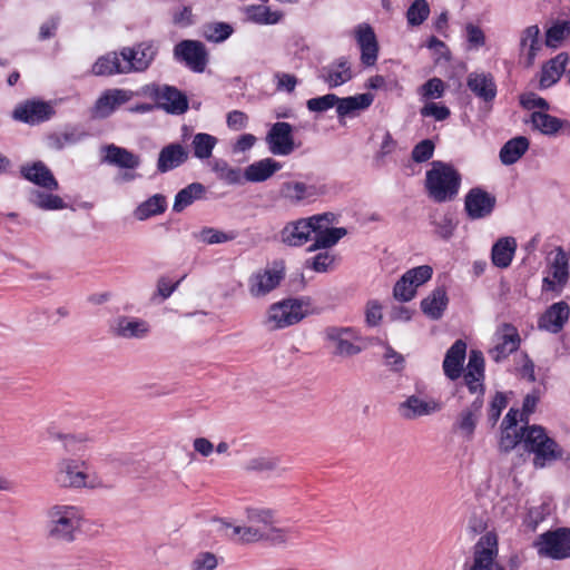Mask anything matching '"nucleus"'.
I'll return each mask as SVG.
<instances>
[{
	"label": "nucleus",
	"instance_id": "1",
	"mask_svg": "<svg viewBox=\"0 0 570 570\" xmlns=\"http://www.w3.org/2000/svg\"><path fill=\"white\" fill-rule=\"evenodd\" d=\"M244 523L238 524L232 521L217 520V529L225 537L240 543H255L265 541L267 530L275 522V511L264 507L245 508Z\"/></svg>",
	"mask_w": 570,
	"mask_h": 570
},
{
	"label": "nucleus",
	"instance_id": "2",
	"mask_svg": "<svg viewBox=\"0 0 570 570\" xmlns=\"http://www.w3.org/2000/svg\"><path fill=\"white\" fill-rule=\"evenodd\" d=\"M46 532L49 539L70 543L83 523L82 509L75 504L55 503L46 512Z\"/></svg>",
	"mask_w": 570,
	"mask_h": 570
},
{
	"label": "nucleus",
	"instance_id": "3",
	"mask_svg": "<svg viewBox=\"0 0 570 570\" xmlns=\"http://www.w3.org/2000/svg\"><path fill=\"white\" fill-rule=\"evenodd\" d=\"M89 464L85 460L61 456L55 463L52 470L53 484L62 490L98 489L101 481L89 473Z\"/></svg>",
	"mask_w": 570,
	"mask_h": 570
},
{
	"label": "nucleus",
	"instance_id": "4",
	"mask_svg": "<svg viewBox=\"0 0 570 570\" xmlns=\"http://www.w3.org/2000/svg\"><path fill=\"white\" fill-rule=\"evenodd\" d=\"M460 175L441 161L432 163V168L426 171L425 187L429 196L436 203L452 200L460 187Z\"/></svg>",
	"mask_w": 570,
	"mask_h": 570
},
{
	"label": "nucleus",
	"instance_id": "5",
	"mask_svg": "<svg viewBox=\"0 0 570 570\" xmlns=\"http://www.w3.org/2000/svg\"><path fill=\"white\" fill-rule=\"evenodd\" d=\"M524 448L534 454L533 464L535 468H544L552 462L563 458L562 448L539 425H531L524 429Z\"/></svg>",
	"mask_w": 570,
	"mask_h": 570
},
{
	"label": "nucleus",
	"instance_id": "6",
	"mask_svg": "<svg viewBox=\"0 0 570 570\" xmlns=\"http://www.w3.org/2000/svg\"><path fill=\"white\" fill-rule=\"evenodd\" d=\"M306 315L307 308L303 301L284 299L268 307L264 324L269 330H281L297 324Z\"/></svg>",
	"mask_w": 570,
	"mask_h": 570
},
{
	"label": "nucleus",
	"instance_id": "7",
	"mask_svg": "<svg viewBox=\"0 0 570 570\" xmlns=\"http://www.w3.org/2000/svg\"><path fill=\"white\" fill-rule=\"evenodd\" d=\"M499 549L497 535L488 532L482 535L473 548V556L465 570H507L498 560Z\"/></svg>",
	"mask_w": 570,
	"mask_h": 570
},
{
	"label": "nucleus",
	"instance_id": "8",
	"mask_svg": "<svg viewBox=\"0 0 570 570\" xmlns=\"http://www.w3.org/2000/svg\"><path fill=\"white\" fill-rule=\"evenodd\" d=\"M145 95L155 99L158 107L173 115H181L188 109L187 97L177 88L167 85H149Z\"/></svg>",
	"mask_w": 570,
	"mask_h": 570
},
{
	"label": "nucleus",
	"instance_id": "9",
	"mask_svg": "<svg viewBox=\"0 0 570 570\" xmlns=\"http://www.w3.org/2000/svg\"><path fill=\"white\" fill-rule=\"evenodd\" d=\"M324 337L331 344L333 354L336 356L352 357L362 351L357 345L360 335L353 327L330 326L325 328Z\"/></svg>",
	"mask_w": 570,
	"mask_h": 570
},
{
	"label": "nucleus",
	"instance_id": "10",
	"mask_svg": "<svg viewBox=\"0 0 570 570\" xmlns=\"http://www.w3.org/2000/svg\"><path fill=\"white\" fill-rule=\"evenodd\" d=\"M433 269L429 265H421L405 272L393 288V296L399 302H409L417 287L431 279Z\"/></svg>",
	"mask_w": 570,
	"mask_h": 570
},
{
	"label": "nucleus",
	"instance_id": "11",
	"mask_svg": "<svg viewBox=\"0 0 570 570\" xmlns=\"http://www.w3.org/2000/svg\"><path fill=\"white\" fill-rule=\"evenodd\" d=\"M158 52L154 41H142L134 47H125L120 56L125 62L127 73L142 72L149 68Z\"/></svg>",
	"mask_w": 570,
	"mask_h": 570
},
{
	"label": "nucleus",
	"instance_id": "12",
	"mask_svg": "<svg viewBox=\"0 0 570 570\" xmlns=\"http://www.w3.org/2000/svg\"><path fill=\"white\" fill-rule=\"evenodd\" d=\"M316 217H325V219L314 224V243L308 248L309 252L331 248L347 234L344 227H332V224L335 222L333 213L320 214Z\"/></svg>",
	"mask_w": 570,
	"mask_h": 570
},
{
	"label": "nucleus",
	"instance_id": "13",
	"mask_svg": "<svg viewBox=\"0 0 570 570\" xmlns=\"http://www.w3.org/2000/svg\"><path fill=\"white\" fill-rule=\"evenodd\" d=\"M322 194L323 190L317 186L301 180L283 181L278 188V198L292 206L308 203Z\"/></svg>",
	"mask_w": 570,
	"mask_h": 570
},
{
	"label": "nucleus",
	"instance_id": "14",
	"mask_svg": "<svg viewBox=\"0 0 570 570\" xmlns=\"http://www.w3.org/2000/svg\"><path fill=\"white\" fill-rule=\"evenodd\" d=\"M538 551L542 556L552 559H564L570 557V530L560 529L554 532H547L540 537L537 543Z\"/></svg>",
	"mask_w": 570,
	"mask_h": 570
},
{
	"label": "nucleus",
	"instance_id": "15",
	"mask_svg": "<svg viewBox=\"0 0 570 570\" xmlns=\"http://www.w3.org/2000/svg\"><path fill=\"white\" fill-rule=\"evenodd\" d=\"M266 144L275 156L292 154L296 148L292 125L284 121L275 122L266 135Z\"/></svg>",
	"mask_w": 570,
	"mask_h": 570
},
{
	"label": "nucleus",
	"instance_id": "16",
	"mask_svg": "<svg viewBox=\"0 0 570 570\" xmlns=\"http://www.w3.org/2000/svg\"><path fill=\"white\" fill-rule=\"evenodd\" d=\"M520 345V335L518 330L504 323L498 327L494 333V345L489 351L490 356L495 362L507 358L511 353L515 352Z\"/></svg>",
	"mask_w": 570,
	"mask_h": 570
},
{
	"label": "nucleus",
	"instance_id": "17",
	"mask_svg": "<svg viewBox=\"0 0 570 570\" xmlns=\"http://www.w3.org/2000/svg\"><path fill=\"white\" fill-rule=\"evenodd\" d=\"M353 36L360 48V60L365 67H373L379 58V41L374 29L368 23H360L353 30Z\"/></svg>",
	"mask_w": 570,
	"mask_h": 570
},
{
	"label": "nucleus",
	"instance_id": "18",
	"mask_svg": "<svg viewBox=\"0 0 570 570\" xmlns=\"http://www.w3.org/2000/svg\"><path fill=\"white\" fill-rule=\"evenodd\" d=\"M177 60L184 61L193 71L203 72L207 65V51L200 41L183 40L174 48Z\"/></svg>",
	"mask_w": 570,
	"mask_h": 570
},
{
	"label": "nucleus",
	"instance_id": "19",
	"mask_svg": "<svg viewBox=\"0 0 570 570\" xmlns=\"http://www.w3.org/2000/svg\"><path fill=\"white\" fill-rule=\"evenodd\" d=\"M134 96V92L127 89L114 88L105 90L92 107V116L95 118H107L119 106L131 100Z\"/></svg>",
	"mask_w": 570,
	"mask_h": 570
},
{
	"label": "nucleus",
	"instance_id": "20",
	"mask_svg": "<svg viewBox=\"0 0 570 570\" xmlns=\"http://www.w3.org/2000/svg\"><path fill=\"white\" fill-rule=\"evenodd\" d=\"M284 278L282 269L269 268L254 273L248 278V292L252 297L261 298L274 291Z\"/></svg>",
	"mask_w": 570,
	"mask_h": 570
},
{
	"label": "nucleus",
	"instance_id": "21",
	"mask_svg": "<svg viewBox=\"0 0 570 570\" xmlns=\"http://www.w3.org/2000/svg\"><path fill=\"white\" fill-rule=\"evenodd\" d=\"M441 410L438 401L419 395H410L397 406V412L404 420H415L428 416Z\"/></svg>",
	"mask_w": 570,
	"mask_h": 570
},
{
	"label": "nucleus",
	"instance_id": "22",
	"mask_svg": "<svg viewBox=\"0 0 570 570\" xmlns=\"http://www.w3.org/2000/svg\"><path fill=\"white\" fill-rule=\"evenodd\" d=\"M323 219L314 215L288 223L281 232L282 242L288 246H302L313 233L314 224Z\"/></svg>",
	"mask_w": 570,
	"mask_h": 570
},
{
	"label": "nucleus",
	"instance_id": "23",
	"mask_svg": "<svg viewBox=\"0 0 570 570\" xmlns=\"http://www.w3.org/2000/svg\"><path fill=\"white\" fill-rule=\"evenodd\" d=\"M354 77L352 63L346 57H340L320 71L318 78L325 82L328 88L342 86Z\"/></svg>",
	"mask_w": 570,
	"mask_h": 570
},
{
	"label": "nucleus",
	"instance_id": "24",
	"mask_svg": "<svg viewBox=\"0 0 570 570\" xmlns=\"http://www.w3.org/2000/svg\"><path fill=\"white\" fill-rule=\"evenodd\" d=\"M464 205L469 217L480 219L492 213L495 206V197L476 187L466 194Z\"/></svg>",
	"mask_w": 570,
	"mask_h": 570
},
{
	"label": "nucleus",
	"instance_id": "25",
	"mask_svg": "<svg viewBox=\"0 0 570 570\" xmlns=\"http://www.w3.org/2000/svg\"><path fill=\"white\" fill-rule=\"evenodd\" d=\"M570 316V307L566 302H557L549 306L538 320V328L557 334L562 331Z\"/></svg>",
	"mask_w": 570,
	"mask_h": 570
},
{
	"label": "nucleus",
	"instance_id": "26",
	"mask_svg": "<svg viewBox=\"0 0 570 570\" xmlns=\"http://www.w3.org/2000/svg\"><path fill=\"white\" fill-rule=\"evenodd\" d=\"M21 176L41 189L58 190L59 183L52 171L42 161L26 164L20 168Z\"/></svg>",
	"mask_w": 570,
	"mask_h": 570
},
{
	"label": "nucleus",
	"instance_id": "27",
	"mask_svg": "<svg viewBox=\"0 0 570 570\" xmlns=\"http://www.w3.org/2000/svg\"><path fill=\"white\" fill-rule=\"evenodd\" d=\"M466 86L478 98L487 102L492 101L497 96V85L490 72H470Z\"/></svg>",
	"mask_w": 570,
	"mask_h": 570
},
{
	"label": "nucleus",
	"instance_id": "28",
	"mask_svg": "<svg viewBox=\"0 0 570 570\" xmlns=\"http://www.w3.org/2000/svg\"><path fill=\"white\" fill-rule=\"evenodd\" d=\"M51 115V107L43 101H26L13 110L16 120L27 124H38L47 120Z\"/></svg>",
	"mask_w": 570,
	"mask_h": 570
},
{
	"label": "nucleus",
	"instance_id": "29",
	"mask_svg": "<svg viewBox=\"0 0 570 570\" xmlns=\"http://www.w3.org/2000/svg\"><path fill=\"white\" fill-rule=\"evenodd\" d=\"M50 438L61 443L62 449L69 453L83 451L94 442V435L86 431L61 432L50 431Z\"/></svg>",
	"mask_w": 570,
	"mask_h": 570
},
{
	"label": "nucleus",
	"instance_id": "30",
	"mask_svg": "<svg viewBox=\"0 0 570 570\" xmlns=\"http://www.w3.org/2000/svg\"><path fill=\"white\" fill-rule=\"evenodd\" d=\"M102 151L105 153L102 161L109 165L124 169H137L140 166V157L126 148L111 144L105 146Z\"/></svg>",
	"mask_w": 570,
	"mask_h": 570
},
{
	"label": "nucleus",
	"instance_id": "31",
	"mask_svg": "<svg viewBox=\"0 0 570 570\" xmlns=\"http://www.w3.org/2000/svg\"><path fill=\"white\" fill-rule=\"evenodd\" d=\"M282 165L273 158H264L248 165L243 170V183H262L269 179L275 173L281 170Z\"/></svg>",
	"mask_w": 570,
	"mask_h": 570
},
{
	"label": "nucleus",
	"instance_id": "32",
	"mask_svg": "<svg viewBox=\"0 0 570 570\" xmlns=\"http://www.w3.org/2000/svg\"><path fill=\"white\" fill-rule=\"evenodd\" d=\"M484 360L481 352L471 351L464 381L472 393H483Z\"/></svg>",
	"mask_w": 570,
	"mask_h": 570
},
{
	"label": "nucleus",
	"instance_id": "33",
	"mask_svg": "<svg viewBox=\"0 0 570 570\" xmlns=\"http://www.w3.org/2000/svg\"><path fill=\"white\" fill-rule=\"evenodd\" d=\"M569 62V56L566 52L557 55L542 66L539 87L546 89L553 86L562 76Z\"/></svg>",
	"mask_w": 570,
	"mask_h": 570
},
{
	"label": "nucleus",
	"instance_id": "34",
	"mask_svg": "<svg viewBox=\"0 0 570 570\" xmlns=\"http://www.w3.org/2000/svg\"><path fill=\"white\" fill-rule=\"evenodd\" d=\"M112 331L124 338H142L148 334L149 325L139 318L121 316L114 322Z\"/></svg>",
	"mask_w": 570,
	"mask_h": 570
},
{
	"label": "nucleus",
	"instance_id": "35",
	"mask_svg": "<svg viewBox=\"0 0 570 570\" xmlns=\"http://www.w3.org/2000/svg\"><path fill=\"white\" fill-rule=\"evenodd\" d=\"M374 101V95L370 92L358 94L355 96L338 97L337 117H354L360 111L366 110Z\"/></svg>",
	"mask_w": 570,
	"mask_h": 570
},
{
	"label": "nucleus",
	"instance_id": "36",
	"mask_svg": "<svg viewBox=\"0 0 570 570\" xmlns=\"http://www.w3.org/2000/svg\"><path fill=\"white\" fill-rule=\"evenodd\" d=\"M466 354V344L462 340H458L449 348L443 361L444 374L450 380H456L462 372V364Z\"/></svg>",
	"mask_w": 570,
	"mask_h": 570
},
{
	"label": "nucleus",
	"instance_id": "37",
	"mask_svg": "<svg viewBox=\"0 0 570 570\" xmlns=\"http://www.w3.org/2000/svg\"><path fill=\"white\" fill-rule=\"evenodd\" d=\"M188 159L187 150L179 144H170L164 147L158 156L157 169L167 173L184 164Z\"/></svg>",
	"mask_w": 570,
	"mask_h": 570
},
{
	"label": "nucleus",
	"instance_id": "38",
	"mask_svg": "<svg viewBox=\"0 0 570 570\" xmlns=\"http://www.w3.org/2000/svg\"><path fill=\"white\" fill-rule=\"evenodd\" d=\"M539 36L540 29L535 24L527 27L520 35V52L525 56L528 67L534 63L541 48Z\"/></svg>",
	"mask_w": 570,
	"mask_h": 570
},
{
	"label": "nucleus",
	"instance_id": "39",
	"mask_svg": "<svg viewBox=\"0 0 570 570\" xmlns=\"http://www.w3.org/2000/svg\"><path fill=\"white\" fill-rule=\"evenodd\" d=\"M53 190L31 189L28 195L29 203L41 210H60L67 207L65 200L52 193Z\"/></svg>",
	"mask_w": 570,
	"mask_h": 570
},
{
	"label": "nucleus",
	"instance_id": "40",
	"mask_svg": "<svg viewBox=\"0 0 570 570\" xmlns=\"http://www.w3.org/2000/svg\"><path fill=\"white\" fill-rule=\"evenodd\" d=\"M517 250V242L513 237H502L491 250V259L494 266L507 268L510 266Z\"/></svg>",
	"mask_w": 570,
	"mask_h": 570
},
{
	"label": "nucleus",
	"instance_id": "41",
	"mask_svg": "<svg viewBox=\"0 0 570 570\" xmlns=\"http://www.w3.org/2000/svg\"><path fill=\"white\" fill-rule=\"evenodd\" d=\"M120 53L108 52L99 57L91 67V73L95 76H112L127 73L124 60H120Z\"/></svg>",
	"mask_w": 570,
	"mask_h": 570
},
{
	"label": "nucleus",
	"instance_id": "42",
	"mask_svg": "<svg viewBox=\"0 0 570 570\" xmlns=\"http://www.w3.org/2000/svg\"><path fill=\"white\" fill-rule=\"evenodd\" d=\"M482 405L483 401L478 396L469 407L460 413L456 420V428L468 439H471L474 433Z\"/></svg>",
	"mask_w": 570,
	"mask_h": 570
},
{
	"label": "nucleus",
	"instance_id": "43",
	"mask_svg": "<svg viewBox=\"0 0 570 570\" xmlns=\"http://www.w3.org/2000/svg\"><path fill=\"white\" fill-rule=\"evenodd\" d=\"M212 171L216 178L226 185H242L243 170L239 167L230 166L229 163L223 158H216L209 164Z\"/></svg>",
	"mask_w": 570,
	"mask_h": 570
},
{
	"label": "nucleus",
	"instance_id": "44",
	"mask_svg": "<svg viewBox=\"0 0 570 570\" xmlns=\"http://www.w3.org/2000/svg\"><path fill=\"white\" fill-rule=\"evenodd\" d=\"M448 306L446 292L442 287H438L421 302L423 313L432 320L442 316Z\"/></svg>",
	"mask_w": 570,
	"mask_h": 570
},
{
	"label": "nucleus",
	"instance_id": "45",
	"mask_svg": "<svg viewBox=\"0 0 570 570\" xmlns=\"http://www.w3.org/2000/svg\"><path fill=\"white\" fill-rule=\"evenodd\" d=\"M167 208V200L164 195L155 194L145 202L140 203L134 210V217L144 222L153 216L163 214Z\"/></svg>",
	"mask_w": 570,
	"mask_h": 570
},
{
	"label": "nucleus",
	"instance_id": "46",
	"mask_svg": "<svg viewBox=\"0 0 570 570\" xmlns=\"http://www.w3.org/2000/svg\"><path fill=\"white\" fill-rule=\"evenodd\" d=\"M247 19L257 24H276L284 18L279 10H272L264 4H252L246 8Z\"/></svg>",
	"mask_w": 570,
	"mask_h": 570
},
{
	"label": "nucleus",
	"instance_id": "47",
	"mask_svg": "<svg viewBox=\"0 0 570 570\" xmlns=\"http://www.w3.org/2000/svg\"><path fill=\"white\" fill-rule=\"evenodd\" d=\"M529 140L519 136L507 141L500 150V159L504 165L517 163L528 150Z\"/></svg>",
	"mask_w": 570,
	"mask_h": 570
},
{
	"label": "nucleus",
	"instance_id": "48",
	"mask_svg": "<svg viewBox=\"0 0 570 570\" xmlns=\"http://www.w3.org/2000/svg\"><path fill=\"white\" fill-rule=\"evenodd\" d=\"M218 144V139L207 132H197L191 139V149L194 157L199 160L209 159Z\"/></svg>",
	"mask_w": 570,
	"mask_h": 570
},
{
	"label": "nucleus",
	"instance_id": "49",
	"mask_svg": "<svg viewBox=\"0 0 570 570\" xmlns=\"http://www.w3.org/2000/svg\"><path fill=\"white\" fill-rule=\"evenodd\" d=\"M205 193V187L200 183H193L183 188L175 197L173 205L174 212H181L187 206L191 205L196 199L200 198Z\"/></svg>",
	"mask_w": 570,
	"mask_h": 570
},
{
	"label": "nucleus",
	"instance_id": "50",
	"mask_svg": "<svg viewBox=\"0 0 570 570\" xmlns=\"http://www.w3.org/2000/svg\"><path fill=\"white\" fill-rule=\"evenodd\" d=\"M530 122L543 135H554L562 127V121L559 118L544 111H533L530 115Z\"/></svg>",
	"mask_w": 570,
	"mask_h": 570
},
{
	"label": "nucleus",
	"instance_id": "51",
	"mask_svg": "<svg viewBox=\"0 0 570 570\" xmlns=\"http://www.w3.org/2000/svg\"><path fill=\"white\" fill-rule=\"evenodd\" d=\"M550 275L554 278L559 287H563L569 277L568 257L562 248L556 249L552 262L550 263Z\"/></svg>",
	"mask_w": 570,
	"mask_h": 570
},
{
	"label": "nucleus",
	"instance_id": "52",
	"mask_svg": "<svg viewBox=\"0 0 570 570\" xmlns=\"http://www.w3.org/2000/svg\"><path fill=\"white\" fill-rule=\"evenodd\" d=\"M430 14V6L426 0H415L406 11L407 23L412 27L422 24Z\"/></svg>",
	"mask_w": 570,
	"mask_h": 570
},
{
	"label": "nucleus",
	"instance_id": "53",
	"mask_svg": "<svg viewBox=\"0 0 570 570\" xmlns=\"http://www.w3.org/2000/svg\"><path fill=\"white\" fill-rule=\"evenodd\" d=\"M197 237L207 245H215L230 242L235 238V235L213 227H205L199 232Z\"/></svg>",
	"mask_w": 570,
	"mask_h": 570
},
{
	"label": "nucleus",
	"instance_id": "54",
	"mask_svg": "<svg viewBox=\"0 0 570 570\" xmlns=\"http://www.w3.org/2000/svg\"><path fill=\"white\" fill-rule=\"evenodd\" d=\"M233 33V28L226 22H215L207 24L204 30V36L207 40L213 42H222Z\"/></svg>",
	"mask_w": 570,
	"mask_h": 570
},
{
	"label": "nucleus",
	"instance_id": "55",
	"mask_svg": "<svg viewBox=\"0 0 570 570\" xmlns=\"http://www.w3.org/2000/svg\"><path fill=\"white\" fill-rule=\"evenodd\" d=\"M277 464L278 460L276 458L261 454L249 458L245 463V469L247 471L264 472L276 469Z\"/></svg>",
	"mask_w": 570,
	"mask_h": 570
},
{
	"label": "nucleus",
	"instance_id": "56",
	"mask_svg": "<svg viewBox=\"0 0 570 570\" xmlns=\"http://www.w3.org/2000/svg\"><path fill=\"white\" fill-rule=\"evenodd\" d=\"M338 97L334 94H327L321 97L311 98L306 106L309 111L324 112L333 107L337 109Z\"/></svg>",
	"mask_w": 570,
	"mask_h": 570
},
{
	"label": "nucleus",
	"instance_id": "57",
	"mask_svg": "<svg viewBox=\"0 0 570 570\" xmlns=\"http://www.w3.org/2000/svg\"><path fill=\"white\" fill-rule=\"evenodd\" d=\"M523 431L524 429L519 431L518 429L503 428L500 439V448L503 451H510L514 449L520 442L524 443Z\"/></svg>",
	"mask_w": 570,
	"mask_h": 570
},
{
	"label": "nucleus",
	"instance_id": "58",
	"mask_svg": "<svg viewBox=\"0 0 570 570\" xmlns=\"http://www.w3.org/2000/svg\"><path fill=\"white\" fill-rule=\"evenodd\" d=\"M570 33L568 22L556 23L547 30L546 45L556 48Z\"/></svg>",
	"mask_w": 570,
	"mask_h": 570
},
{
	"label": "nucleus",
	"instance_id": "59",
	"mask_svg": "<svg viewBox=\"0 0 570 570\" xmlns=\"http://www.w3.org/2000/svg\"><path fill=\"white\" fill-rule=\"evenodd\" d=\"M445 86L440 78H432L419 89L420 95L425 99H439L444 95Z\"/></svg>",
	"mask_w": 570,
	"mask_h": 570
},
{
	"label": "nucleus",
	"instance_id": "60",
	"mask_svg": "<svg viewBox=\"0 0 570 570\" xmlns=\"http://www.w3.org/2000/svg\"><path fill=\"white\" fill-rule=\"evenodd\" d=\"M335 263V256L330 252L318 253L315 257L307 262V265L317 273L330 271Z\"/></svg>",
	"mask_w": 570,
	"mask_h": 570
},
{
	"label": "nucleus",
	"instance_id": "61",
	"mask_svg": "<svg viewBox=\"0 0 570 570\" xmlns=\"http://www.w3.org/2000/svg\"><path fill=\"white\" fill-rule=\"evenodd\" d=\"M218 566L217 557L212 552H200L190 562V570H214Z\"/></svg>",
	"mask_w": 570,
	"mask_h": 570
},
{
	"label": "nucleus",
	"instance_id": "62",
	"mask_svg": "<svg viewBox=\"0 0 570 570\" xmlns=\"http://www.w3.org/2000/svg\"><path fill=\"white\" fill-rule=\"evenodd\" d=\"M384 363L392 371H402L405 366V358L402 354L396 352L392 346L385 345L382 354Z\"/></svg>",
	"mask_w": 570,
	"mask_h": 570
},
{
	"label": "nucleus",
	"instance_id": "63",
	"mask_svg": "<svg viewBox=\"0 0 570 570\" xmlns=\"http://www.w3.org/2000/svg\"><path fill=\"white\" fill-rule=\"evenodd\" d=\"M434 142L430 139L420 141L412 150V159L415 163H423L429 160L434 153Z\"/></svg>",
	"mask_w": 570,
	"mask_h": 570
},
{
	"label": "nucleus",
	"instance_id": "64",
	"mask_svg": "<svg viewBox=\"0 0 570 570\" xmlns=\"http://www.w3.org/2000/svg\"><path fill=\"white\" fill-rule=\"evenodd\" d=\"M423 117H433L436 121H443L450 117V109L444 105L429 102L421 108Z\"/></svg>",
	"mask_w": 570,
	"mask_h": 570
}]
</instances>
